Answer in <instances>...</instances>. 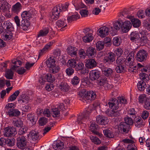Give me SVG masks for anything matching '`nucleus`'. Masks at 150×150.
<instances>
[{
	"mask_svg": "<svg viewBox=\"0 0 150 150\" xmlns=\"http://www.w3.org/2000/svg\"><path fill=\"white\" fill-rule=\"evenodd\" d=\"M68 4H59V5H56L52 9V15H50V20L52 21H55L59 18V16L61 11L62 9L64 11L67 10L68 8Z\"/></svg>",
	"mask_w": 150,
	"mask_h": 150,
	"instance_id": "f257e3e1",
	"label": "nucleus"
},
{
	"mask_svg": "<svg viewBox=\"0 0 150 150\" xmlns=\"http://www.w3.org/2000/svg\"><path fill=\"white\" fill-rule=\"evenodd\" d=\"M91 108L89 107L86 111H84L81 115L79 116L77 119V122L78 123H82L86 120H88L89 118V114L91 112Z\"/></svg>",
	"mask_w": 150,
	"mask_h": 150,
	"instance_id": "f03ea898",
	"label": "nucleus"
},
{
	"mask_svg": "<svg viewBox=\"0 0 150 150\" xmlns=\"http://www.w3.org/2000/svg\"><path fill=\"white\" fill-rule=\"evenodd\" d=\"M114 30L112 26H108V27L103 26L101 27L98 30V35L101 37H104L108 35L109 32H112V30Z\"/></svg>",
	"mask_w": 150,
	"mask_h": 150,
	"instance_id": "7ed1b4c3",
	"label": "nucleus"
},
{
	"mask_svg": "<svg viewBox=\"0 0 150 150\" xmlns=\"http://www.w3.org/2000/svg\"><path fill=\"white\" fill-rule=\"evenodd\" d=\"M147 53L146 51L142 49L139 50L136 55V60L139 62L145 61L147 58Z\"/></svg>",
	"mask_w": 150,
	"mask_h": 150,
	"instance_id": "20e7f679",
	"label": "nucleus"
},
{
	"mask_svg": "<svg viewBox=\"0 0 150 150\" xmlns=\"http://www.w3.org/2000/svg\"><path fill=\"white\" fill-rule=\"evenodd\" d=\"M27 143L26 139L24 136H21L17 138L16 146L18 148L22 149L25 147Z\"/></svg>",
	"mask_w": 150,
	"mask_h": 150,
	"instance_id": "39448f33",
	"label": "nucleus"
},
{
	"mask_svg": "<svg viewBox=\"0 0 150 150\" xmlns=\"http://www.w3.org/2000/svg\"><path fill=\"white\" fill-rule=\"evenodd\" d=\"M108 103L109 107L112 109L117 110L120 107L121 108V106L119 105L118 100L114 98L110 99Z\"/></svg>",
	"mask_w": 150,
	"mask_h": 150,
	"instance_id": "423d86ee",
	"label": "nucleus"
},
{
	"mask_svg": "<svg viewBox=\"0 0 150 150\" xmlns=\"http://www.w3.org/2000/svg\"><path fill=\"white\" fill-rule=\"evenodd\" d=\"M16 133V129L13 127H6L4 131V135L6 137L13 136Z\"/></svg>",
	"mask_w": 150,
	"mask_h": 150,
	"instance_id": "0eeeda50",
	"label": "nucleus"
},
{
	"mask_svg": "<svg viewBox=\"0 0 150 150\" xmlns=\"http://www.w3.org/2000/svg\"><path fill=\"white\" fill-rule=\"evenodd\" d=\"M132 26V23L129 21H125L123 22L122 21L121 30L123 33H126L130 29Z\"/></svg>",
	"mask_w": 150,
	"mask_h": 150,
	"instance_id": "6e6552de",
	"label": "nucleus"
},
{
	"mask_svg": "<svg viewBox=\"0 0 150 150\" xmlns=\"http://www.w3.org/2000/svg\"><path fill=\"white\" fill-rule=\"evenodd\" d=\"M97 122L101 125H105L107 124L109 122L108 118L102 115H98L96 117Z\"/></svg>",
	"mask_w": 150,
	"mask_h": 150,
	"instance_id": "1a4fd4ad",
	"label": "nucleus"
},
{
	"mask_svg": "<svg viewBox=\"0 0 150 150\" xmlns=\"http://www.w3.org/2000/svg\"><path fill=\"white\" fill-rule=\"evenodd\" d=\"M115 57L114 53L112 52L109 53L107 56L104 57L103 62L105 63H108L109 64L112 63L115 61Z\"/></svg>",
	"mask_w": 150,
	"mask_h": 150,
	"instance_id": "9d476101",
	"label": "nucleus"
},
{
	"mask_svg": "<svg viewBox=\"0 0 150 150\" xmlns=\"http://www.w3.org/2000/svg\"><path fill=\"white\" fill-rule=\"evenodd\" d=\"M5 111L7 115L10 117L17 116L20 115V112L17 109H5Z\"/></svg>",
	"mask_w": 150,
	"mask_h": 150,
	"instance_id": "9b49d317",
	"label": "nucleus"
},
{
	"mask_svg": "<svg viewBox=\"0 0 150 150\" xmlns=\"http://www.w3.org/2000/svg\"><path fill=\"white\" fill-rule=\"evenodd\" d=\"M90 128L91 131L94 134L98 136L99 137H101L102 135L98 132V126L96 124L95 122L93 121L92 122L90 127Z\"/></svg>",
	"mask_w": 150,
	"mask_h": 150,
	"instance_id": "f8f14e48",
	"label": "nucleus"
},
{
	"mask_svg": "<svg viewBox=\"0 0 150 150\" xmlns=\"http://www.w3.org/2000/svg\"><path fill=\"white\" fill-rule=\"evenodd\" d=\"M139 33L137 31H134L131 33L129 38L132 42L137 43L139 41Z\"/></svg>",
	"mask_w": 150,
	"mask_h": 150,
	"instance_id": "ddd939ff",
	"label": "nucleus"
},
{
	"mask_svg": "<svg viewBox=\"0 0 150 150\" xmlns=\"http://www.w3.org/2000/svg\"><path fill=\"white\" fill-rule=\"evenodd\" d=\"M29 100V98L28 96L25 94H22L18 98V102L19 104H25L28 103Z\"/></svg>",
	"mask_w": 150,
	"mask_h": 150,
	"instance_id": "4468645a",
	"label": "nucleus"
},
{
	"mask_svg": "<svg viewBox=\"0 0 150 150\" xmlns=\"http://www.w3.org/2000/svg\"><path fill=\"white\" fill-rule=\"evenodd\" d=\"M100 76V72L97 70H92L89 73V77L91 80L96 81Z\"/></svg>",
	"mask_w": 150,
	"mask_h": 150,
	"instance_id": "2eb2a0df",
	"label": "nucleus"
},
{
	"mask_svg": "<svg viewBox=\"0 0 150 150\" xmlns=\"http://www.w3.org/2000/svg\"><path fill=\"white\" fill-rule=\"evenodd\" d=\"M96 83L98 85L108 86V83L106 78L104 76H100L96 81Z\"/></svg>",
	"mask_w": 150,
	"mask_h": 150,
	"instance_id": "dca6fc26",
	"label": "nucleus"
},
{
	"mask_svg": "<svg viewBox=\"0 0 150 150\" xmlns=\"http://www.w3.org/2000/svg\"><path fill=\"white\" fill-rule=\"evenodd\" d=\"M129 126L124 122H121L119 125L118 129L122 133H127L129 130Z\"/></svg>",
	"mask_w": 150,
	"mask_h": 150,
	"instance_id": "f3484780",
	"label": "nucleus"
},
{
	"mask_svg": "<svg viewBox=\"0 0 150 150\" xmlns=\"http://www.w3.org/2000/svg\"><path fill=\"white\" fill-rule=\"evenodd\" d=\"M29 138L33 141H35L39 139L40 137L39 133L34 130L30 132L28 135Z\"/></svg>",
	"mask_w": 150,
	"mask_h": 150,
	"instance_id": "a211bd4d",
	"label": "nucleus"
},
{
	"mask_svg": "<svg viewBox=\"0 0 150 150\" xmlns=\"http://www.w3.org/2000/svg\"><path fill=\"white\" fill-rule=\"evenodd\" d=\"M96 65L97 63L95 59H89L86 62L85 66L88 69L93 68L96 67Z\"/></svg>",
	"mask_w": 150,
	"mask_h": 150,
	"instance_id": "6ab92c4d",
	"label": "nucleus"
},
{
	"mask_svg": "<svg viewBox=\"0 0 150 150\" xmlns=\"http://www.w3.org/2000/svg\"><path fill=\"white\" fill-rule=\"evenodd\" d=\"M122 24V21L121 20H119L118 21L115 22L113 24V26H112L114 29V30H112L111 33L113 34H115L116 33V30H119L121 29V26Z\"/></svg>",
	"mask_w": 150,
	"mask_h": 150,
	"instance_id": "aec40b11",
	"label": "nucleus"
},
{
	"mask_svg": "<svg viewBox=\"0 0 150 150\" xmlns=\"http://www.w3.org/2000/svg\"><path fill=\"white\" fill-rule=\"evenodd\" d=\"M1 27L4 30H13L14 29L12 24L8 21H4Z\"/></svg>",
	"mask_w": 150,
	"mask_h": 150,
	"instance_id": "412c9836",
	"label": "nucleus"
},
{
	"mask_svg": "<svg viewBox=\"0 0 150 150\" xmlns=\"http://www.w3.org/2000/svg\"><path fill=\"white\" fill-rule=\"evenodd\" d=\"M85 97L86 101V100L90 101L93 100L96 97V93L93 91H87Z\"/></svg>",
	"mask_w": 150,
	"mask_h": 150,
	"instance_id": "4be33fe9",
	"label": "nucleus"
},
{
	"mask_svg": "<svg viewBox=\"0 0 150 150\" xmlns=\"http://www.w3.org/2000/svg\"><path fill=\"white\" fill-rule=\"evenodd\" d=\"M77 49L74 47L69 46L67 49V53L71 56H76L77 54Z\"/></svg>",
	"mask_w": 150,
	"mask_h": 150,
	"instance_id": "5701e85b",
	"label": "nucleus"
},
{
	"mask_svg": "<svg viewBox=\"0 0 150 150\" xmlns=\"http://www.w3.org/2000/svg\"><path fill=\"white\" fill-rule=\"evenodd\" d=\"M131 13L129 11V9H124L119 14V17H120L122 18H127L131 19L132 16L131 15Z\"/></svg>",
	"mask_w": 150,
	"mask_h": 150,
	"instance_id": "b1692460",
	"label": "nucleus"
},
{
	"mask_svg": "<svg viewBox=\"0 0 150 150\" xmlns=\"http://www.w3.org/2000/svg\"><path fill=\"white\" fill-rule=\"evenodd\" d=\"M96 50L94 48L90 47L88 48L86 51V55L88 58H93L94 56Z\"/></svg>",
	"mask_w": 150,
	"mask_h": 150,
	"instance_id": "393cba45",
	"label": "nucleus"
},
{
	"mask_svg": "<svg viewBox=\"0 0 150 150\" xmlns=\"http://www.w3.org/2000/svg\"><path fill=\"white\" fill-rule=\"evenodd\" d=\"M101 69L102 74L106 76L111 75L113 72L112 70L109 68L103 67H102Z\"/></svg>",
	"mask_w": 150,
	"mask_h": 150,
	"instance_id": "a878e982",
	"label": "nucleus"
},
{
	"mask_svg": "<svg viewBox=\"0 0 150 150\" xmlns=\"http://www.w3.org/2000/svg\"><path fill=\"white\" fill-rule=\"evenodd\" d=\"M134 53L131 52L129 53L125 59V62L127 65H132L133 64L134 61Z\"/></svg>",
	"mask_w": 150,
	"mask_h": 150,
	"instance_id": "bb28decb",
	"label": "nucleus"
},
{
	"mask_svg": "<svg viewBox=\"0 0 150 150\" xmlns=\"http://www.w3.org/2000/svg\"><path fill=\"white\" fill-rule=\"evenodd\" d=\"M49 32L48 28H45L40 30L38 33L37 37L38 38L44 37L46 36Z\"/></svg>",
	"mask_w": 150,
	"mask_h": 150,
	"instance_id": "cd10ccee",
	"label": "nucleus"
},
{
	"mask_svg": "<svg viewBox=\"0 0 150 150\" xmlns=\"http://www.w3.org/2000/svg\"><path fill=\"white\" fill-rule=\"evenodd\" d=\"M80 17L79 15L77 13L74 14L67 17V20L68 23H71L73 21H76Z\"/></svg>",
	"mask_w": 150,
	"mask_h": 150,
	"instance_id": "c85d7f7f",
	"label": "nucleus"
},
{
	"mask_svg": "<svg viewBox=\"0 0 150 150\" xmlns=\"http://www.w3.org/2000/svg\"><path fill=\"white\" fill-rule=\"evenodd\" d=\"M130 20L132 22V24L134 28H138L140 26L141 21L139 19L134 18L132 16V18Z\"/></svg>",
	"mask_w": 150,
	"mask_h": 150,
	"instance_id": "c756f323",
	"label": "nucleus"
},
{
	"mask_svg": "<svg viewBox=\"0 0 150 150\" xmlns=\"http://www.w3.org/2000/svg\"><path fill=\"white\" fill-rule=\"evenodd\" d=\"M8 3L5 0H0V6L2 11L4 12L7 10Z\"/></svg>",
	"mask_w": 150,
	"mask_h": 150,
	"instance_id": "7c9ffc66",
	"label": "nucleus"
},
{
	"mask_svg": "<svg viewBox=\"0 0 150 150\" xmlns=\"http://www.w3.org/2000/svg\"><path fill=\"white\" fill-rule=\"evenodd\" d=\"M32 11H23L21 14V16L23 19L25 20V18L26 19H29L32 17Z\"/></svg>",
	"mask_w": 150,
	"mask_h": 150,
	"instance_id": "2f4dec72",
	"label": "nucleus"
},
{
	"mask_svg": "<svg viewBox=\"0 0 150 150\" xmlns=\"http://www.w3.org/2000/svg\"><path fill=\"white\" fill-rule=\"evenodd\" d=\"M55 62L54 57H51L49 58L45 62L47 67L50 68L54 66L55 64Z\"/></svg>",
	"mask_w": 150,
	"mask_h": 150,
	"instance_id": "473e14b6",
	"label": "nucleus"
},
{
	"mask_svg": "<svg viewBox=\"0 0 150 150\" xmlns=\"http://www.w3.org/2000/svg\"><path fill=\"white\" fill-rule=\"evenodd\" d=\"M27 119L30 122L32 125H35L37 120L35 115L33 114H29L27 115Z\"/></svg>",
	"mask_w": 150,
	"mask_h": 150,
	"instance_id": "72a5a7b5",
	"label": "nucleus"
},
{
	"mask_svg": "<svg viewBox=\"0 0 150 150\" xmlns=\"http://www.w3.org/2000/svg\"><path fill=\"white\" fill-rule=\"evenodd\" d=\"M138 89L140 91H142L144 90L146 87V84L144 81H139L137 85Z\"/></svg>",
	"mask_w": 150,
	"mask_h": 150,
	"instance_id": "f704fd0d",
	"label": "nucleus"
},
{
	"mask_svg": "<svg viewBox=\"0 0 150 150\" xmlns=\"http://www.w3.org/2000/svg\"><path fill=\"white\" fill-rule=\"evenodd\" d=\"M53 44L52 42H50L47 44L39 52V56H41L43 53H45L50 48V47Z\"/></svg>",
	"mask_w": 150,
	"mask_h": 150,
	"instance_id": "c9c22d12",
	"label": "nucleus"
},
{
	"mask_svg": "<svg viewBox=\"0 0 150 150\" xmlns=\"http://www.w3.org/2000/svg\"><path fill=\"white\" fill-rule=\"evenodd\" d=\"M21 8V4L20 3L17 2L13 6L12 9L13 12L17 13L20 11Z\"/></svg>",
	"mask_w": 150,
	"mask_h": 150,
	"instance_id": "e433bc0d",
	"label": "nucleus"
},
{
	"mask_svg": "<svg viewBox=\"0 0 150 150\" xmlns=\"http://www.w3.org/2000/svg\"><path fill=\"white\" fill-rule=\"evenodd\" d=\"M126 66L125 65H117L115 68L116 72L119 73L123 72L125 71Z\"/></svg>",
	"mask_w": 150,
	"mask_h": 150,
	"instance_id": "4c0bfd02",
	"label": "nucleus"
},
{
	"mask_svg": "<svg viewBox=\"0 0 150 150\" xmlns=\"http://www.w3.org/2000/svg\"><path fill=\"white\" fill-rule=\"evenodd\" d=\"M121 113L120 109L119 110L112 109L109 112L108 115L111 117H117L120 116Z\"/></svg>",
	"mask_w": 150,
	"mask_h": 150,
	"instance_id": "58836bf2",
	"label": "nucleus"
},
{
	"mask_svg": "<svg viewBox=\"0 0 150 150\" xmlns=\"http://www.w3.org/2000/svg\"><path fill=\"white\" fill-rule=\"evenodd\" d=\"M26 21V22H25V20L23 19L21 22V24L20 25V26L19 27H20L21 28L23 29L24 30H27L29 27L30 24L27 21Z\"/></svg>",
	"mask_w": 150,
	"mask_h": 150,
	"instance_id": "ea45409f",
	"label": "nucleus"
},
{
	"mask_svg": "<svg viewBox=\"0 0 150 150\" xmlns=\"http://www.w3.org/2000/svg\"><path fill=\"white\" fill-rule=\"evenodd\" d=\"M87 91L85 90H82L79 92L78 97L80 98V99L82 100L83 102L86 101L85 96L86 95Z\"/></svg>",
	"mask_w": 150,
	"mask_h": 150,
	"instance_id": "a19ab883",
	"label": "nucleus"
},
{
	"mask_svg": "<svg viewBox=\"0 0 150 150\" xmlns=\"http://www.w3.org/2000/svg\"><path fill=\"white\" fill-rule=\"evenodd\" d=\"M69 86L66 83H61L59 86V88L63 92L67 91L69 89Z\"/></svg>",
	"mask_w": 150,
	"mask_h": 150,
	"instance_id": "79ce46f5",
	"label": "nucleus"
},
{
	"mask_svg": "<svg viewBox=\"0 0 150 150\" xmlns=\"http://www.w3.org/2000/svg\"><path fill=\"white\" fill-rule=\"evenodd\" d=\"M103 132L105 136L107 137L112 138L114 137L112 132L109 129H106L103 130Z\"/></svg>",
	"mask_w": 150,
	"mask_h": 150,
	"instance_id": "37998d69",
	"label": "nucleus"
},
{
	"mask_svg": "<svg viewBox=\"0 0 150 150\" xmlns=\"http://www.w3.org/2000/svg\"><path fill=\"white\" fill-rule=\"evenodd\" d=\"M135 126L138 127H140L143 125V120L141 117H138L135 120Z\"/></svg>",
	"mask_w": 150,
	"mask_h": 150,
	"instance_id": "c03bdc74",
	"label": "nucleus"
},
{
	"mask_svg": "<svg viewBox=\"0 0 150 150\" xmlns=\"http://www.w3.org/2000/svg\"><path fill=\"white\" fill-rule=\"evenodd\" d=\"M12 62L14 64L12 67V69L16 70V68L18 67L21 65L22 62L21 61L18 59H14L12 61Z\"/></svg>",
	"mask_w": 150,
	"mask_h": 150,
	"instance_id": "a18cd8bd",
	"label": "nucleus"
},
{
	"mask_svg": "<svg viewBox=\"0 0 150 150\" xmlns=\"http://www.w3.org/2000/svg\"><path fill=\"white\" fill-rule=\"evenodd\" d=\"M76 61L74 59H71L69 60L67 63V65L68 67L72 68L75 67L76 66Z\"/></svg>",
	"mask_w": 150,
	"mask_h": 150,
	"instance_id": "49530a36",
	"label": "nucleus"
},
{
	"mask_svg": "<svg viewBox=\"0 0 150 150\" xmlns=\"http://www.w3.org/2000/svg\"><path fill=\"white\" fill-rule=\"evenodd\" d=\"M59 69V67L58 66H56L55 64L49 68V71L50 73L53 74L57 73Z\"/></svg>",
	"mask_w": 150,
	"mask_h": 150,
	"instance_id": "de8ad7c7",
	"label": "nucleus"
},
{
	"mask_svg": "<svg viewBox=\"0 0 150 150\" xmlns=\"http://www.w3.org/2000/svg\"><path fill=\"white\" fill-rule=\"evenodd\" d=\"M13 72L11 69H8L6 71L5 73V77L8 79H12L13 76Z\"/></svg>",
	"mask_w": 150,
	"mask_h": 150,
	"instance_id": "09e8293b",
	"label": "nucleus"
},
{
	"mask_svg": "<svg viewBox=\"0 0 150 150\" xmlns=\"http://www.w3.org/2000/svg\"><path fill=\"white\" fill-rule=\"evenodd\" d=\"M52 114L54 117H59L60 114V112L57 108H53L52 109Z\"/></svg>",
	"mask_w": 150,
	"mask_h": 150,
	"instance_id": "8fccbe9b",
	"label": "nucleus"
},
{
	"mask_svg": "<svg viewBox=\"0 0 150 150\" xmlns=\"http://www.w3.org/2000/svg\"><path fill=\"white\" fill-rule=\"evenodd\" d=\"M117 100H118L119 105L121 106V107H123L124 105L127 103V100L123 96L118 97Z\"/></svg>",
	"mask_w": 150,
	"mask_h": 150,
	"instance_id": "3c124183",
	"label": "nucleus"
},
{
	"mask_svg": "<svg viewBox=\"0 0 150 150\" xmlns=\"http://www.w3.org/2000/svg\"><path fill=\"white\" fill-rule=\"evenodd\" d=\"M56 24L58 27L62 28L61 29V30L62 31L63 30L64 28L67 26L66 24L65 25L64 21H62L61 20H59L56 22Z\"/></svg>",
	"mask_w": 150,
	"mask_h": 150,
	"instance_id": "603ef678",
	"label": "nucleus"
},
{
	"mask_svg": "<svg viewBox=\"0 0 150 150\" xmlns=\"http://www.w3.org/2000/svg\"><path fill=\"white\" fill-rule=\"evenodd\" d=\"M82 39L84 42H89L91 41L93 39L92 35H85L83 37Z\"/></svg>",
	"mask_w": 150,
	"mask_h": 150,
	"instance_id": "864d4df0",
	"label": "nucleus"
},
{
	"mask_svg": "<svg viewBox=\"0 0 150 150\" xmlns=\"http://www.w3.org/2000/svg\"><path fill=\"white\" fill-rule=\"evenodd\" d=\"M125 59L122 57H118L116 60V62L117 65H125L124 62H125Z\"/></svg>",
	"mask_w": 150,
	"mask_h": 150,
	"instance_id": "5fc2aeb1",
	"label": "nucleus"
},
{
	"mask_svg": "<svg viewBox=\"0 0 150 150\" xmlns=\"http://www.w3.org/2000/svg\"><path fill=\"white\" fill-rule=\"evenodd\" d=\"M104 43L103 42L101 41H98L96 44V47L97 50H100L104 47Z\"/></svg>",
	"mask_w": 150,
	"mask_h": 150,
	"instance_id": "6e6d98bb",
	"label": "nucleus"
},
{
	"mask_svg": "<svg viewBox=\"0 0 150 150\" xmlns=\"http://www.w3.org/2000/svg\"><path fill=\"white\" fill-rule=\"evenodd\" d=\"M15 143V139L13 138L8 139L6 140V144L9 146H13Z\"/></svg>",
	"mask_w": 150,
	"mask_h": 150,
	"instance_id": "4d7b16f0",
	"label": "nucleus"
},
{
	"mask_svg": "<svg viewBox=\"0 0 150 150\" xmlns=\"http://www.w3.org/2000/svg\"><path fill=\"white\" fill-rule=\"evenodd\" d=\"M148 42V40L147 37L145 36H142L141 37H139V41L138 43H139L142 45H144L146 44Z\"/></svg>",
	"mask_w": 150,
	"mask_h": 150,
	"instance_id": "13d9d810",
	"label": "nucleus"
},
{
	"mask_svg": "<svg viewBox=\"0 0 150 150\" xmlns=\"http://www.w3.org/2000/svg\"><path fill=\"white\" fill-rule=\"evenodd\" d=\"M121 39L117 37L114 38L112 40L113 45L115 46H118L121 43Z\"/></svg>",
	"mask_w": 150,
	"mask_h": 150,
	"instance_id": "bf43d9fd",
	"label": "nucleus"
},
{
	"mask_svg": "<svg viewBox=\"0 0 150 150\" xmlns=\"http://www.w3.org/2000/svg\"><path fill=\"white\" fill-rule=\"evenodd\" d=\"M90 138L92 142L95 144H99L101 143L100 140L98 138L95 137L91 135L90 136Z\"/></svg>",
	"mask_w": 150,
	"mask_h": 150,
	"instance_id": "052dcab7",
	"label": "nucleus"
},
{
	"mask_svg": "<svg viewBox=\"0 0 150 150\" xmlns=\"http://www.w3.org/2000/svg\"><path fill=\"white\" fill-rule=\"evenodd\" d=\"M13 122L14 126L17 127H22L23 125V122L20 119L16 121H14Z\"/></svg>",
	"mask_w": 150,
	"mask_h": 150,
	"instance_id": "680f3d73",
	"label": "nucleus"
},
{
	"mask_svg": "<svg viewBox=\"0 0 150 150\" xmlns=\"http://www.w3.org/2000/svg\"><path fill=\"white\" fill-rule=\"evenodd\" d=\"M46 80L50 82H53L55 81V78L54 76L51 74L45 75Z\"/></svg>",
	"mask_w": 150,
	"mask_h": 150,
	"instance_id": "e2e57ef3",
	"label": "nucleus"
},
{
	"mask_svg": "<svg viewBox=\"0 0 150 150\" xmlns=\"http://www.w3.org/2000/svg\"><path fill=\"white\" fill-rule=\"evenodd\" d=\"M80 81L79 78L76 76H74L71 79V83L74 85H77Z\"/></svg>",
	"mask_w": 150,
	"mask_h": 150,
	"instance_id": "0e129e2a",
	"label": "nucleus"
},
{
	"mask_svg": "<svg viewBox=\"0 0 150 150\" xmlns=\"http://www.w3.org/2000/svg\"><path fill=\"white\" fill-rule=\"evenodd\" d=\"M84 67L83 64L81 62H79L77 64L75 67V69L76 71H79L81 70H82L83 68Z\"/></svg>",
	"mask_w": 150,
	"mask_h": 150,
	"instance_id": "69168bd1",
	"label": "nucleus"
},
{
	"mask_svg": "<svg viewBox=\"0 0 150 150\" xmlns=\"http://www.w3.org/2000/svg\"><path fill=\"white\" fill-rule=\"evenodd\" d=\"M125 121L124 123L127 124L128 125L130 126V125H132L133 123V121L131 118L128 117H126L125 118Z\"/></svg>",
	"mask_w": 150,
	"mask_h": 150,
	"instance_id": "338daca9",
	"label": "nucleus"
},
{
	"mask_svg": "<svg viewBox=\"0 0 150 150\" xmlns=\"http://www.w3.org/2000/svg\"><path fill=\"white\" fill-rule=\"evenodd\" d=\"M83 32L85 35H92L93 30L89 28H87L83 30Z\"/></svg>",
	"mask_w": 150,
	"mask_h": 150,
	"instance_id": "774afa93",
	"label": "nucleus"
}]
</instances>
